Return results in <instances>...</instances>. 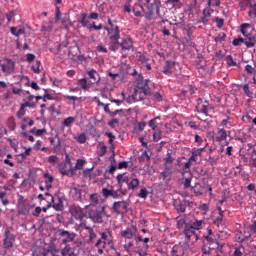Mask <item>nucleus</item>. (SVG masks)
Wrapping results in <instances>:
<instances>
[{
  "label": "nucleus",
  "instance_id": "f257e3e1",
  "mask_svg": "<svg viewBox=\"0 0 256 256\" xmlns=\"http://www.w3.org/2000/svg\"><path fill=\"white\" fill-rule=\"evenodd\" d=\"M100 237L101 238L97 240L95 247L98 255H103L105 249H107V245L111 248L113 247V232L107 229L104 232H100Z\"/></svg>",
  "mask_w": 256,
  "mask_h": 256
},
{
  "label": "nucleus",
  "instance_id": "f03ea898",
  "mask_svg": "<svg viewBox=\"0 0 256 256\" xmlns=\"http://www.w3.org/2000/svg\"><path fill=\"white\" fill-rule=\"evenodd\" d=\"M103 215H105V206L103 205L92 208L89 212V217L94 223H101L103 221Z\"/></svg>",
  "mask_w": 256,
  "mask_h": 256
},
{
  "label": "nucleus",
  "instance_id": "7ed1b4c3",
  "mask_svg": "<svg viewBox=\"0 0 256 256\" xmlns=\"http://www.w3.org/2000/svg\"><path fill=\"white\" fill-rule=\"evenodd\" d=\"M195 229L193 226H191V223L185 224V227L183 231L180 233V235H184L186 241L184 243L185 247L189 246V241H191V237H195L196 241L199 239V236L197 233H195Z\"/></svg>",
  "mask_w": 256,
  "mask_h": 256
},
{
  "label": "nucleus",
  "instance_id": "20e7f679",
  "mask_svg": "<svg viewBox=\"0 0 256 256\" xmlns=\"http://www.w3.org/2000/svg\"><path fill=\"white\" fill-rule=\"evenodd\" d=\"M0 71L4 73V75H11L13 71H15V62L11 59H4L0 62Z\"/></svg>",
  "mask_w": 256,
  "mask_h": 256
},
{
  "label": "nucleus",
  "instance_id": "39448f33",
  "mask_svg": "<svg viewBox=\"0 0 256 256\" xmlns=\"http://www.w3.org/2000/svg\"><path fill=\"white\" fill-rule=\"evenodd\" d=\"M148 4L149 13L146 14V19H151L153 17L154 11L159 13V7H161V0H146Z\"/></svg>",
  "mask_w": 256,
  "mask_h": 256
},
{
  "label": "nucleus",
  "instance_id": "423d86ee",
  "mask_svg": "<svg viewBox=\"0 0 256 256\" xmlns=\"http://www.w3.org/2000/svg\"><path fill=\"white\" fill-rule=\"evenodd\" d=\"M128 209H129V203L125 200L114 202L113 204L114 213H117V215H125Z\"/></svg>",
  "mask_w": 256,
  "mask_h": 256
},
{
  "label": "nucleus",
  "instance_id": "0eeeda50",
  "mask_svg": "<svg viewBox=\"0 0 256 256\" xmlns=\"http://www.w3.org/2000/svg\"><path fill=\"white\" fill-rule=\"evenodd\" d=\"M78 229H79L80 233H86L87 235H89V241H93V240L97 239V234L95 233V231L93 230V228L91 226H87V224L81 222L78 225Z\"/></svg>",
  "mask_w": 256,
  "mask_h": 256
},
{
  "label": "nucleus",
  "instance_id": "6e6552de",
  "mask_svg": "<svg viewBox=\"0 0 256 256\" xmlns=\"http://www.w3.org/2000/svg\"><path fill=\"white\" fill-rule=\"evenodd\" d=\"M15 243V234L11 233L9 229H6L4 232V249H11Z\"/></svg>",
  "mask_w": 256,
  "mask_h": 256
},
{
  "label": "nucleus",
  "instance_id": "1a4fd4ad",
  "mask_svg": "<svg viewBox=\"0 0 256 256\" xmlns=\"http://www.w3.org/2000/svg\"><path fill=\"white\" fill-rule=\"evenodd\" d=\"M197 113H203L204 115H209V102L203 101V99H197V105L195 107Z\"/></svg>",
  "mask_w": 256,
  "mask_h": 256
},
{
  "label": "nucleus",
  "instance_id": "9d476101",
  "mask_svg": "<svg viewBox=\"0 0 256 256\" xmlns=\"http://www.w3.org/2000/svg\"><path fill=\"white\" fill-rule=\"evenodd\" d=\"M58 169L63 176L73 177L75 175V168L68 166L67 163H60Z\"/></svg>",
  "mask_w": 256,
  "mask_h": 256
},
{
  "label": "nucleus",
  "instance_id": "9b49d317",
  "mask_svg": "<svg viewBox=\"0 0 256 256\" xmlns=\"http://www.w3.org/2000/svg\"><path fill=\"white\" fill-rule=\"evenodd\" d=\"M206 241H208V243H211L212 245H214L212 247V249H217V251H220V253H223V244L219 243V235H211V236H204Z\"/></svg>",
  "mask_w": 256,
  "mask_h": 256
},
{
  "label": "nucleus",
  "instance_id": "f8f14e48",
  "mask_svg": "<svg viewBox=\"0 0 256 256\" xmlns=\"http://www.w3.org/2000/svg\"><path fill=\"white\" fill-rule=\"evenodd\" d=\"M144 97H145V88L141 86H136L134 88L132 99L134 101H143Z\"/></svg>",
  "mask_w": 256,
  "mask_h": 256
},
{
  "label": "nucleus",
  "instance_id": "ddd939ff",
  "mask_svg": "<svg viewBox=\"0 0 256 256\" xmlns=\"http://www.w3.org/2000/svg\"><path fill=\"white\" fill-rule=\"evenodd\" d=\"M70 214L72 215V217H74V219H83V217H85V214L83 213V209H81V207L79 206H71L70 207Z\"/></svg>",
  "mask_w": 256,
  "mask_h": 256
},
{
  "label": "nucleus",
  "instance_id": "4468645a",
  "mask_svg": "<svg viewBox=\"0 0 256 256\" xmlns=\"http://www.w3.org/2000/svg\"><path fill=\"white\" fill-rule=\"evenodd\" d=\"M60 237H66L62 240V243H72V241L75 239V233H71L67 230H60L59 231Z\"/></svg>",
  "mask_w": 256,
  "mask_h": 256
},
{
  "label": "nucleus",
  "instance_id": "2eb2a0df",
  "mask_svg": "<svg viewBox=\"0 0 256 256\" xmlns=\"http://www.w3.org/2000/svg\"><path fill=\"white\" fill-rule=\"evenodd\" d=\"M137 233V226H131L127 228L126 230L121 232L122 237L125 239H133L135 237V234Z\"/></svg>",
  "mask_w": 256,
  "mask_h": 256
},
{
  "label": "nucleus",
  "instance_id": "dca6fc26",
  "mask_svg": "<svg viewBox=\"0 0 256 256\" xmlns=\"http://www.w3.org/2000/svg\"><path fill=\"white\" fill-rule=\"evenodd\" d=\"M83 192V186H76L70 189V194L75 201H81V193Z\"/></svg>",
  "mask_w": 256,
  "mask_h": 256
},
{
  "label": "nucleus",
  "instance_id": "f3484780",
  "mask_svg": "<svg viewBox=\"0 0 256 256\" xmlns=\"http://www.w3.org/2000/svg\"><path fill=\"white\" fill-rule=\"evenodd\" d=\"M119 45L123 51H130V49H133V40L129 37H124L122 42H119Z\"/></svg>",
  "mask_w": 256,
  "mask_h": 256
},
{
  "label": "nucleus",
  "instance_id": "a211bd4d",
  "mask_svg": "<svg viewBox=\"0 0 256 256\" xmlns=\"http://www.w3.org/2000/svg\"><path fill=\"white\" fill-rule=\"evenodd\" d=\"M251 27V24L244 23L240 26V33L243 35L244 38L242 39H252L255 37V35L251 34L249 31H247V28Z\"/></svg>",
  "mask_w": 256,
  "mask_h": 256
},
{
  "label": "nucleus",
  "instance_id": "6ab92c4d",
  "mask_svg": "<svg viewBox=\"0 0 256 256\" xmlns=\"http://www.w3.org/2000/svg\"><path fill=\"white\" fill-rule=\"evenodd\" d=\"M110 39L111 41H119V39H121V31L119 30V26H114L110 29Z\"/></svg>",
  "mask_w": 256,
  "mask_h": 256
},
{
  "label": "nucleus",
  "instance_id": "aec40b11",
  "mask_svg": "<svg viewBox=\"0 0 256 256\" xmlns=\"http://www.w3.org/2000/svg\"><path fill=\"white\" fill-rule=\"evenodd\" d=\"M172 256H184L185 255V248L181 246V242L173 246L171 251Z\"/></svg>",
  "mask_w": 256,
  "mask_h": 256
},
{
  "label": "nucleus",
  "instance_id": "412c9836",
  "mask_svg": "<svg viewBox=\"0 0 256 256\" xmlns=\"http://www.w3.org/2000/svg\"><path fill=\"white\" fill-rule=\"evenodd\" d=\"M87 75L89 76V79H92L96 85H99L101 83V76L99 75V72L97 70L92 69L87 72Z\"/></svg>",
  "mask_w": 256,
  "mask_h": 256
},
{
  "label": "nucleus",
  "instance_id": "4be33fe9",
  "mask_svg": "<svg viewBox=\"0 0 256 256\" xmlns=\"http://www.w3.org/2000/svg\"><path fill=\"white\" fill-rule=\"evenodd\" d=\"M119 191H121L120 188L119 190H109L107 188L102 189L104 197H113V199H119Z\"/></svg>",
  "mask_w": 256,
  "mask_h": 256
},
{
  "label": "nucleus",
  "instance_id": "5701e85b",
  "mask_svg": "<svg viewBox=\"0 0 256 256\" xmlns=\"http://www.w3.org/2000/svg\"><path fill=\"white\" fill-rule=\"evenodd\" d=\"M77 85L82 89V91H89V89H91V82H89L87 78L79 79Z\"/></svg>",
  "mask_w": 256,
  "mask_h": 256
},
{
  "label": "nucleus",
  "instance_id": "b1692460",
  "mask_svg": "<svg viewBox=\"0 0 256 256\" xmlns=\"http://www.w3.org/2000/svg\"><path fill=\"white\" fill-rule=\"evenodd\" d=\"M116 179L119 185V189H123V183H126V185H129V181L131 180V178H129L128 176H125V174H118Z\"/></svg>",
  "mask_w": 256,
  "mask_h": 256
},
{
  "label": "nucleus",
  "instance_id": "393cba45",
  "mask_svg": "<svg viewBox=\"0 0 256 256\" xmlns=\"http://www.w3.org/2000/svg\"><path fill=\"white\" fill-rule=\"evenodd\" d=\"M44 180H45V187H46L47 191H49V189H51L53 187V181H55V178L53 177V175H51L49 173H45Z\"/></svg>",
  "mask_w": 256,
  "mask_h": 256
},
{
  "label": "nucleus",
  "instance_id": "a878e982",
  "mask_svg": "<svg viewBox=\"0 0 256 256\" xmlns=\"http://www.w3.org/2000/svg\"><path fill=\"white\" fill-rule=\"evenodd\" d=\"M173 67H175V62L166 61L163 69L164 75H171L173 73Z\"/></svg>",
  "mask_w": 256,
  "mask_h": 256
},
{
  "label": "nucleus",
  "instance_id": "bb28decb",
  "mask_svg": "<svg viewBox=\"0 0 256 256\" xmlns=\"http://www.w3.org/2000/svg\"><path fill=\"white\" fill-rule=\"evenodd\" d=\"M132 11H133L135 17H141V13H143L145 11V9L143 8V5H141V3H136L133 6Z\"/></svg>",
  "mask_w": 256,
  "mask_h": 256
},
{
  "label": "nucleus",
  "instance_id": "cd10ccee",
  "mask_svg": "<svg viewBox=\"0 0 256 256\" xmlns=\"http://www.w3.org/2000/svg\"><path fill=\"white\" fill-rule=\"evenodd\" d=\"M90 207L96 208L99 207V195L97 193L90 195Z\"/></svg>",
  "mask_w": 256,
  "mask_h": 256
},
{
  "label": "nucleus",
  "instance_id": "c85d7f7f",
  "mask_svg": "<svg viewBox=\"0 0 256 256\" xmlns=\"http://www.w3.org/2000/svg\"><path fill=\"white\" fill-rule=\"evenodd\" d=\"M127 187L129 191H135V189L139 187V179L137 178L130 179Z\"/></svg>",
  "mask_w": 256,
  "mask_h": 256
},
{
  "label": "nucleus",
  "instance_id": "c756f323",
  "mask_svg": "<svg viewBox=\"0 0 256 256\" xmlns=\"http://www.w3.org/2000/svg\"><path fill=\"white\" fill-rule=\"evenodd\" d=\"M211 13H213V9H211V7H206V8H204V10H203V16H202V18H201V21H202V23H207V18L208 17H211Z\"/></svg>",
  "mask_w": 256,
  "mask_h": 256
},
{
  "label": "nucleus",
  "instance_id": "7c9ffc66",
  "mask_svg": "<svg viewBox=\"0 0 256 256\" xmlns=\"http://www.w3.org/2000/svg\"><path fill=\"white\" fill-rule=\"evenodd\" d=\"M6 125L10 131H15L17 129V123L15 122V117L11 116L8 118Z\"/></svg>",
  "mask_w": 256,
  "mask_h": 256
},
{
  "label": "nucleus",
  "instance_id": "2f4dec72",
  "mask_svg": "<svg viewBox=\"0 0 256 256\" xmlns=\"http://www.w3.org/2000/svg\"><path fill=\"white\" fill-rule=\"evenodd\" d=\"M49 141H50L51 145H53L54 153H57V152L61 151V139H58L57 144H55V138L54 137H50Z\"/></svg>",
  "mask_w": 256,
  "mask_h": 256
},
{
  "label": "nucleus",
  "instance_id": "473e14b6",
  "mask_svg": "<svg viewBox=\"0 0 256 256\" xmlns=\"http://www.w3.org/2000/svg\"><path fill=\"white\" fill-rule=\"evenodd\" d=\"M218 135L220 136L216 137V141H225V139H227V131L225 130V128H219Z\"/></svg>",
  "mask_w": 256,
  "mask_h": 256
},
{
  "label": "nucleus",
  "instance_id": "72a5a7b5",
  "mask_svg": "<svg viewBox=\"0 0 256 256\" xmlns=\"http://www.w3.org/2000/svg\"><path fill=\"white\" fill-rule=\"evenodd\" d=\"M244 45H246L247 49H252V47H255L256 44V38H248V39H243L242 41Z\"/></svg>",
  "mask_w": 256,
  "mask_h": 256
},
{
  "label": "nucleus",
  "instance_id": "f704fd0d",
  "mask_svg": "<svg viewBox=\"0 0 256 256\" xmlns=\"http://www.w3.org/2000/svg\"><path fill=\"white\" fill-rule=\"evenodd\" d=\"M98 155L99 157H104L107 153V145L104 142H99Z\"/></svg>",
  "mask_w": 256,
  "mask_h": 256
},
{
  "label": "nucleus",
  "instance_id": "c9c22d12",
  "mask_svg": "<svg viewBox=\"0 0 256 256\" xmlns=\"http://www.w3.org/2000/svg\"><path fill=\"white\" fill-rule=\"evenodd\" d=\"M18 215H29V209L24 204H18Z\"/></svg>",
  "mask_w": 256,
  "mask_h": 256
},
{
  "label": "nucleus",
  "instance_id": "e433bc0d",
  "mask_svg": "<svg viewBox=\"0 0 256 256\" xmlns=\"http://www.w3.org/2000/svg\"><path fill=\"white\" fill-rule=\"evenodd\" d=\"M248 1V5H249V7H250V11L248 12V15H249V17H253V15H254V17H256V3H251V0H247Z\"/></svg>",
  "mask_w": 256,
  "mask_h": 256
},
{
  "label": "nucleus",
  "instance_id": "4c0bfd02",
  "mask_svg": "<svg viewBox=\"0 0 256 256\" xmlns=\"http://www.w3.org/2000/svg\"><path fill=\"white\" fill-rule=\"evenodd\" d=\"M203 223V220H195L193 223H190V225L195 231H199V229L203 227Z\"/></svg>",
  "mask_w": 256,
  "mask_h": 256
},
{
  "label": "nucleus",
  "instance_id": "58836bf2",
  "mask_svg": "<svg viewBox=\"0 0 256 256\" xmlns=\"http://www.w3.org/2000/svg\"><path fill=\"white\" fill-rule=\"evenodd\" d=\"M193 193L199 197V195H203V187H201V184H195V186L192 188Z\"/></svg>",
  "mask_w": 256,
  "mask_h": 256
},
{
  "label": "nucleus",
  "instance_id": "ea45409f",
  "mask_svg": "<svg viewBox=\"0 0 256 256\" xmlns=\"http://www.w3.org/2000/svg\"><path fill=\"white\" fill-rule=\"evenodd\" d=\"M144 161H151V156H149V153H147V151H144L139 157V163H144Z\"/></svg>",
  "mask_w": 256,
  "mask_h": 256
},
{
  "label": "nucleus",
  "instance_id": "a19ab883",
  "mask_svg": "<svg viewBox=\"0 0 256 256\" xmlns=\"http://www.w3.org/2000/svg\"><path fill=\"white\" fill-rule=\"evenodd\" d=\"M25 107H29V102H26L21 105L19 111L17 112L18 119H21V117H23V115H25Z\"/></svg>",
  "mask_w": 256,
  "mask_h": 256
},
{
  "label": "nucleus",
  "instance_id": "79ce46f5",
  "mask_svg": "<svg viewBox=\"0 0 256 256\" xmlns=\"http://www.w3.org/2000/svg\"><path fill=\"white\" fill-rule=\"evenodd\" d=\"M79 23L82 27H87L89 25V19H87V14H82V16L78 19Z\"/></svg>",
  "mask_w": 256,
  "mask_h": 256
},
{
  "label": "nucleus",
  "instance_id": "37998d69",
  "mask_svg": "<svg viewBox=\"0 0 256 256\" xmlns=\"http://www.w3.org/2000/svg\"><path fill=\"white\" fill-rule=\"evenodd\" d=\"M11 33L12 35H15V37H19V35H23L25 33L24 29H17V27H11Z\"/></svg>",
  "mask_w": 256,
  "mask_h": 256
},
{
  "label": "nucleus",
  "instance_id": "c03bdc74",
  "mask_svg": "<svg viewBox=\"0 0 256 256\" xmlns=\"http://www.w3.org/2000/svg\"><path fill=\"white\" fill-rule=\"evenodd\" d=\"M73 252V248H71V246L66 245L62 251H61V255L62 256H69L71 253Z\"/></svg>",
  "mask_w": 256,
  "mask_h": 256
},
{
  "label": "nucleus",
  "instance_id": "a18cd8bd",
  "mask_svg": "<svg viewBox=\"0 0 256 256\" xmlns=\"http://www.w3.org/2000/svg\"><path fill=\"white\" fill-rule=\"evenodd\" d=\"M152 99L153 101H156V103H161L163 101V96L159 92L152 93Z\"/></svg>",
  "mask_w": 256,
  "mask_h": 256
},
{
  "label": "nucleus",
  "instance_id": "49530a36",
  "mask_svg": "<svg viewBox=\"0 0 256 256\" xmlns=\"http://www.w3.org/2000/svg\"><path fill=\"white\" fill-rule=\"evenodd\" d=\"M53 209H55V211H63L64 206H63V201H61V199L58 200V203H54L52 205Z\"/></svg>",
  "mask_w": 256,
  "mask_h": 256
},
{
  "label": "nucleus",
  "instance_id": "de8ad7c7",
  "mask_svg": "<svg viewBox=\"0 0 256 256\" xmlns=\"http://www.w3.org/2000/svg\"><path fill=\"white\" fill-rule=\"evenodd\" d=\"M40 67H41V61L38 60V61L35 62L34 65H32L31 69H32L33 72L39 74V73H41Z\"/></svg>",
  "mask_w": 256,
  "mask_h": 256
},
{
  "label": "nucleus",
  "instance_id": "09e8293b",
  "mask_svg": "<svg viewBox=\"0 0 256 256\" xmlns=\"http://www.w3.org/2000/svg\"><path fill=\"white\" fill-rule=\"evenodd\" d=\"M226 37L227 34H225V32H222L215 37L214 41H216V43H221L222 41H225Z\"/></svg>",
  "mask_w": 256,
  "mask_h": 256
},
{
  "label": "nucleus",
  "instance_id": "8fccbe9b",
  "mask_svg": "<svg viewBox=\"0 0 256 256\" xmlns=\"http://www.w3.org/2000/svg\"><path fill=\"white\" fill-rule=\"evenodd\" d=\"M75 139H76V141H77L78 143H81V144L87 142V136L85 135V133H82V134H80L79 136H76Z\"/></svg>",
  "mask_w": 256,
  "mask_h": 256
},
{
  "label": "nucleus",
  "instance_id": "3c124183",
  "mask_svg": "<svg viewBox=\"0 0 256 256\" xmlns=\"http://www.w3.org/2000/svg\"><path fill=\"white\" fill-rule=\"evenodd\" d=\"M209 7H221V0H208Z\"/></svg>",
  "mask_w": 256,
  "mask_h": 256
},
{
  "label": "nucleus",
  "instance_id": "603ef678",
  "mask_svg": "<svg viewBox=\"0 0 256 256\" xmlns=\"http://www.w3.org/2000/svg\"><path fill=\"white\" fill-rule=\"evenodd\" d=\"M74 121H75L74 117H68V118L64 119L63 125H64V127H71V125H73Z\"/></svg>",
  "mask_w": 256,
  "mask_h": 256
},
{
  "label": "nucleus",
  "instance_id": "864d4df0",
  "mask_svg": "<svg viewBox=\"0 0 256 256\" xmlns=\"http://www.w3.org/2000/svg\"><path fill=\"white\" fill-rule=\"evenodd\" d=\"M188 223L185 221L184 218H181L177 221V229L181 230V229H185V225H187Z\"/></svg>",
  "mask_w": 256,
  "mask_h": 256
},
{
  "label": "nucleus",
  "instance_id": "5fc2aeb1",
  "mask_svg": "<svg viewBox=\"0 0 256 256\" xmlns=\"http://www.w3.org/2000/svg\"><path fill=\"white\" fill-rule=\"evenodd\" d=\"M186 125L190 127V129H195V130L201 129V126L197 124V122L195 121H189L188 123H186Z\"/></svg>",
  "mask_w": 256,
  "mask_h": 256
},
{
  "label": "nucleus",
  "instance_id": "6e6d98bb",
  "mask_svg": "<svg viewBox=\"0 0 256 256\" xmlns=\"http://www.w3.org/2000/svg\"><path fill=\"white\" fill-rule=\"evenodd\" d=\"M85 163H86L85 160H83V159H78L77 162H76V165H75V168H74V169H78V170L83 169V167L85 166Z\"/></svg>",
  "mask_w": 256,
  "mask_h": 256
},
{
  "label": "nucleus",
  "instance_id": "4d7b16f0",
  "mask_svg": "<svg viewBox=\"0 0 256 256\" xmlns=\"http://www.w3.org/2000/svg\"><path fill=\"white\" fill-rule=\"evenodd\" d=\"M109 49H110V51H116L117 49H119V40L112 41L110 43Z\"/></svg>",
  "mask_w": 256,
  "mask_h": 256
},
{
  "label": "nucleus",
  "instance_id": "13d9d810",
  "mask_svg": "<svg viewBox=\"0 0 256 256\" xmlns=\"http://www.w3.org/2000/svg\"><path fill=\"white\" fill-rule=\"evenodd\" d=\"M226 61L230 67H235L237 65V62H235V60H233V56H231V55L226 57Z\"/></svg>",
  "mask_w": 256,
  "mask_h": 256
},
{
  "label": "nucleus",
  "instance_id": "bf43d9fd",
  "mask_svg": "<svg viewBox=\"0 0 256 256\" xmlns=\"http://www.w3.org/2000/svg\"><path fill=\"white\" fill-rule=\"evenodd\" d=\"M176 210L178 211V213H185V211L187 210V206H185V204H177L176 205Z\"/></svg>",
  "mask_w": 256,
  "mask_h": 256
},
{
  "label": "nucleus",
  "instance_id": "052dcab7",
  "mask_svg": "<svg viewBox=\"0 0 256 256\" xmlns=\"http://www.w3.org/2000/svg\"><path fill=\"white\" fill-rule=\"evenodd\" d=\"M147 195H149V192H147V189L142 188L140 190V193L138 194V197H140L141 199H147Z\"/></svg>",
  "mask_w": 256,
  "mask_h": 256
},
{
  "label": "nucleus",
  "instance_id": "680f3d73",
  "mask_svg": "<svg viewBox=\"0 0 256 256\" xmlns=\"http://www.w3.org/2000/svg\"><path fill=\"white\" fill-rule=\"evenodd\" d=\"M214 225H217V227H221V225H223V215H219L217 218H215Z\"/></svg>",
  "mask_w": 256,
  "mask_h": 256
},
{
  "label": "nucleus",
  "instance_id": "e2e57ef3",
  "mask_svg": "<svg viewBox=\"0 0 256 256\" xmlns=\"http://www.w3.org/2000/svg\"><path fill=\"white\" fill-rule=\"evenodd\" d=\"M243 37H238V38H235L233 41H232V45H234V47H239V45H241V43H243Z\"/></svg>",
  "mask_w": 256,
  "mask_h": 256
},
{
  "label": "nucleus",
  "instance_id": "0e129e2a",
  "mask_svg": "<svg viewBox=\"0 0 256 256\" xmlns=\"http://www.w3.org/2000/svg\"><path fill=\"white\" fill-rule=\"evenodd\" d=\"M200 155L201 154L199 153V151L194 149L192 151V155H191V157L189 159H190V161H197V157H199Z\"/></svg>",
  "mask_w": 256,
  "mask_h": 256
},
{
  "label": "nucleus",
  "instance_id": "69168bd1",
  "mask_svg": "<svg viewBox=\"0 0 256 256\" xmlns=\"http://www.w3.org/2000/svg\"><path fill=\"white\" fill-rule=\"evenodd\" d=\"M106 137L109 138V144L111 147H113V141H115V135H113L111 132H106L105 133Z\"/></svg>",
  "mask_w": 256,
  "mask_h": 256
},
{
  "label": "nucleus",
  "instance_id": "338daca9",
  "mask_svg": "<svg viewBox=\"0 0 256 256\" xmlns=\"http://www.w3.org/2000/svg\"><path fill=\"white\" fill-rule=\"evenodd\" d=\"M145 125H146L145 122H140L136 124L135 131H139V132L143 131L145 129Z\"/></svg>",
  "mask_w": 256,
  "mask_h": 256
},
{
  "label": "nucleus",
  "instance_id": "774afa93",
  "mask_svg": "<svg viewBox=\"0 0 256 256\" xmlns=\"http://www.w3.org/2000/svg\"><path fill=\"white\" fill-rule=\"evenodd\" d=\"M245 71H247V73H249L250 75H252V73H256V69L249 64L245 66Z\"/></svg>",
  "mask_w": 256,
  "mask_h": 256
}]
</instances>
